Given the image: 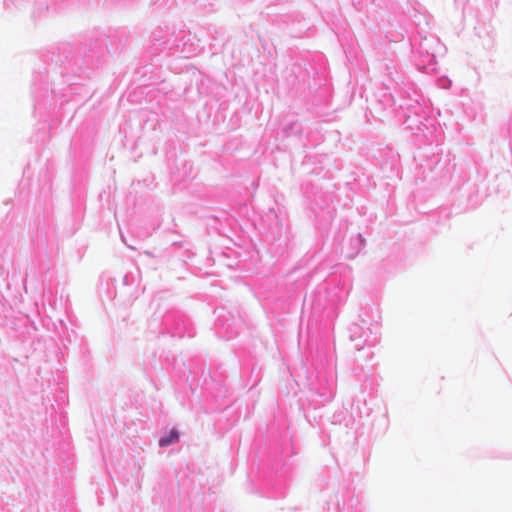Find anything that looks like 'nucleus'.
Instances as JSON below:
<instances>
[{
    "label": "nucleus",
    "instance_id": "f257e3e1",
    "mask_svg": "<svg viewBox=\"0 0 512 512\" xmlns=\"http://www.w3.org/2000/svg\"><path fill=\"white\" fill-rule=\"evenodd\" d=\"M179 440V435L176 430H171L168 436L159 439V446L165 447Z\"/></svg>",
    "mask_w": 512,
    "mask_h": 512
}]
</instances>
